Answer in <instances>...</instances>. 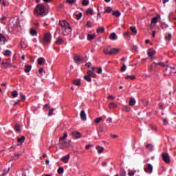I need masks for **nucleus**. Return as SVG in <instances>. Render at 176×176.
<instances>
[{"label":"nucleus","instance_id":"1","mask_svg":"<svg viewBox=\"0 0 176 176\" xmlns=\"http://www.w3.org/2000/svg\"><path fill=\"white\" fill-rule=\"evenodd\" d=\"M35 12L39 16L43 17V16H46L47 14V12H46V8H45V6L42 4H38L36 6L35 8Z\"/></svg>","mask_w":176,"mask_h":176},{"label":"nucleus","instance_id":"2","mask_svg":"<svg viewBox=\"0 0 176 176\" xmlns=\"http://www.w3.org/2000/svg\"><path fill=\"white\" fill-rule=\"evenodd\" d=\"M9 28L16 29L18 31L21 30V25H20V20L11 21L8 25Z\"/></svg>","mask_w":176,"mask_h":176},{"label":"nucleus","instance_id":"3","mask_svg":"<svg viewBox=\"0 0 176 176\" xmlns=\"http://www.w3.org/2000/svg\"><path fill=\"white\" fill-rule=\"evenodd\" d=\"M52 39V34L50 33H45L43 37V41L45 45H49Z\"/></svg>","mask_w":176,"mask_h":176},{"label":"nucleus","instance_id":"4","mask_svg":"<svg viewBox=\"0 0 176 176\" xmlns=\"http://www.w3.org/2000/svg\"><path fill=\"white\" fill-rule=\"evenodd\" d=\"M144 171L148 174H151L152 171H153V166L151 164H147L144 167Z\"/></svg>","mask_w":176,"mask_h":176},{"label":"nucleus","instance_id":"5","mask_svg":"<svg viewBox=\"0 0 176 176\" xmlns=\"http://www.w3.org/2000/svg\"><path fill=\"white\" fill-rule=\"evenodd\" d=\"M162 159L164 162L168 164L170 163L171 160H170V155H168V153H162Z\"/></svg>","mask_w":176,"mask_h":176},{"label":"nucleus","instance_id":"6","mask_svg":"<svg viewBox=\"0 0 176 176\" xmlns=\"http://www.w3.org/2000/svg\"><path fill=\"white\" fill-rule=\"evenodd\" d=\"M59 25L64 30L67 27H69L70 25L66 20H62L59 21Z\"/></svg>","mask_w":176,"mask_h":176},{"label":"nucleus","instance_id":"7","mask_svg":"<svg viewBox=\"0 0 176 176\" xmlns=\"http://www.w3.org/2000/svg\"><path fill=\"white\" fill-rule=\"evenodd\" d=\"M72 31V28H71V25H70L68 27L65 28V29H63V35L67 36L69 34H71Z\"/></svg>","mask_w":176,"mask_h":176},{"label":"nucleus","instance_id":"8","mask_svg":"<svg viewBox=\"0 0 176 176\" xmlns=\"http://www.w3.org/2000/svg\"><path fill=\"white\" fill-rule=\"evenodd\" d=\"M72 135H73L76 139L80 138L82 137V134H80V132L78 131H72Z\"/></svg>","mask_w":176,"mask_h":176},{"label":"nucleus","instance_id":"9","mask_svg":"<svg viewBox=\"0 0 176 176\" xmlns=\"http://www.w3.org/2000/svg\"><path fill=\"white\" fill-rule=\"evenodd\" d=\"M119 52H120V50H119V49L111 48L110 50L109 55L112 56V55L118 54L119 53Z\"/></svg>","mask_w":176,"mask_h":176},{"label":"nucleus","instance_id":"10","mask_svg":"<svg viewBox=\"0 0 176 176\" xmlns=\"http://www.w3.org/2000/svg\"><path fill=\"white\" fill-rule=\"evenodd\" d=\"M45 63H46V60H45V58L41 57L38 58L37 60L38 65H43Z\"/></svg>","mask_w":176,"mask_h":176},{"label":"nucleus","instance_id":"11","mask_svg":"<svg viewBox=\"0 0 176 176\" xmlns=\"http://www.w3.org/2000/svg\"><path fill=\"white\" fill-rule=\"evenodd\" d=\"M147 54L148 57H153L155 54H156V51L153 50V49L151 48L148 50Z\"/></svg>","mask_w":176,"mask_h":176},{"label":"nucleus","instance_id":"12","mask_svg":"<svg viewBox=\"0 0 176 176\" xmlns=\"http://www.w3.org/2000/svg\"><path fill=\"white\" fill-rule=\"evenodd\" d=\"M80 119L81 120H86L87 118H86V113L85 112V110H82L80 113Z\"/></svg>","mask_w":176,"mask_h":176},{"label":"nucleus","instance_id":"13","mask_svg":"<svg viewBox=\"0 0 176 176\" xmlns=\"http://www.w3.org/2000/svg\"><path fill=\"white\" fill-rule=\"evenodd\" d=\"M109 39L111 41H116L118 39V36H116V34L115 32H112L109 35Z\"/></svg>","mask_w":176,"mask_h":176},{"label":"nucleus","instance_id":"14","mask_svg":"<svg viewBox=\"0 0 176 176\" xmlns=\"http://www.w3.org/2000/svg\"><path fill=\"white\" fill-rule=\"evenodd\" d=\"M73 58L76 63H79L80 61H82V58L79 55H74Z\"/></svg>","mask_w":176,"mask_h":176},{"label":"nucleus","instance_id":"15","mask_svg":"<svg viewBox=\"0 0 176 176\" xmlns=\"http://www.w3.org/2000/svg\"><path fill=\"white\" fill-rule=\"evenodd\" d=\"M55 43H56V45H63V43H64V40L61 38V37H58Z\"/></svg>","mask_w":176,"mask_h":176},{"label":"nucleus","instance_id":"16","mask_svg":"<svg viewBox=\"0 0 176 176\" xmlns=\"http://www.w3.org/2000/svg\"><path fill=\"white\" fill-rule=\"evenodd\" d=\"M96 151H98V153L101 154L102 152H104V147L101 146H97L96 147Z\"/></svg>","mask_w":176,"mask_h":176},{"label":"nucleus","instance_id":"17","mask_svg":"<svg viewBox=\"0 0 176 176\" xmlns=\"http://www.w3.org/2000/svg\"><path fill=\"white\" fill-rule=\"evenodd\" d=\"M61 162H63L64 163H68V160H69V155H67L65 157H63L60 159Z\"/></svg>","mask_w":176,"mask_h":176},{"label":"nucleus","instance_id":"18","mask_svg":"<svg viewBox=\"0 0 176 176\" xmlns=\"http://www.w3.org/2000/svg\"><path fill=\"white\" fill-rule=\"evenodd\" d=\"M146 148L148 149V151H150V152H152L153 151V144H148L146 145Z\"/></svg>","mask_w":176,"mask_h":176},{"label":"nucleus","instance_id":"19","mask_svg":"<svg viewBox=\"0 0 176 176\" xmlns=\"http://www.w3.org/2000/svg\"><path fill=\"white\" fill-rule=\"evenodd\" d=\"M24 141H25V136H22L21 138H17V142H19V144H23L24 142Z\"/></svg>","mask_w":176,"mask_h":176},{"label":"nucleus","instance_id":"20","mask_svg":"<svg viewBox=\"0 0 176 176\" xmlns=\"http://www.w3.org/2000/svg\"><path fill=\"white\" fill-rule=\"evenodd\" d=\"M30 33L31 35H32V36H35L38 34V32H36V30H35V29L31 28L30 30Z\"/></svg>","mask_w":176,"mask_h":176},{"label":"nucleus","instance_id":"21","mask_svg":"<svg viewBox=\"0 0 176 176\" xmlns=\"http://www.w3.org/2000/svg\"><path fill=\"white\" fill-rule=\"evenodd\" d=\"M14 129L17 133H21V127L20 126V124H16Z\"/></svg>","mask_w":176,"mask_h":176},{"label":"nucleus","instance_id":"22","mask_svg":"<svg viewBox=\"0 0 176 176\" xmlns=\"http://www.w3.org/2000/svg\"><path fill=\"white\" fill-rule=\"evenodd\" d=\"M96 32H98V34H102V32H105V28H99L98 29H97Z\"/></svg>","mask_w":176,"mask_h":176},{"label":"nucleus","instance_id":"23","mask_svg":"<svg viewBox=\"0 0 176 176\" xmlns=\"http://www.w3.org/2000/svg\"><path fill=\"white\" fill-rule=\"evenodd\" d=\"M173 38V35L171 33H168V34L165 35V40L170 41H171V38Z\"/></svg>","mask_w":176,"mask_h":176},{"label":"nucleus","instance_id":"24","mask_svg":"<svg viewBox=\"0 0 176 176\" xmlns=\"http://www.w3.org/2000/svg\"><path fill=\"white\" fill-rule=\"evenodd\" d=\"M73 85H75V86H80L81 85L80 79L74 80L73 81Z\"/></svg>","mask_w":176,"mask_h":176},{"label":"nucleus","instance_id":"25","mask_svg":"<svg viewBox=\"0 0 176 176\" xmlns=\"http://www.w3.org/2000/svg\"><path fill=\"white\" fill-rule=\"evenodd\" d=\"M31 68H32V65H25V72H26V73L30 72V71H31Z\"/></svg>","mask_w":176,"mask_h":176},{"label":"nucleus","instance_id":"26","mask_svg":"<svg viewBox=\"0 0 176 176\" xmlns=\"http://www.w3.org/2000/svg\"><path fill=\"white\" fill-rule=\"evenodd\" d=\"M1 65H8V67H14L13 66V65L10 63V61H6V62L3 61L1 63Z\"/></svg>","mask_w":176,"mask_h":176},{"label":"nucleus","instance_id":"27","mask_svg":"<svg viewBox=\"0 0 176 176\" xmlns=\"http://www.w3.org/2000/svg\"><path fill=\"white\" fill-rule=\"evenodd\" d=\"M122 111H124V112H130V111H131V109H130V107L129 106H124L122 107Z\"/></svg>","mask_w":176,"mask_h":176},{"label":"nucleus","instance_id":"28","mask_svg":"<svg viewBox=\"0 0 176 176\" xmlns=\"http://www.w3.org/2000/svg\"><path fill=\"white\" fill-rule=\"evenodd\" d=\"M157 19H160V15H157V17H154L151 19V23L155 24L157 23Z\"/></svg>","mask_w":176,"mask_h":176},{"label":"nucleus","instance_id":"29","mask_svg":"<svg viewBox=\"0 0 176 176\" xmlns=\"http://www.w3.org/2000/svg\"><path fill=\"white\" fill-rule=\"evenodd\" d=\"M3 55L6 56H8L10 57V56H12V52H10L8 50H6L4 52H3Z\"/></svg>","mask_w":176,"mask_h":176},{"label":"nucleus","instance_id":"30","mask_svg":"<svg viewBox=\"0 0 176 176\" xmlns=\"http://www.w3.org/2000/svg\"><path fill=\"white\" fill-rule=\"evenodd\" d=\"M125 79H126V80L130 79L131 80H135V79H137V78L135 76H129V75H128V76H126L125 77Z\"/></svg>","mask_w":176,"mask_h":176},{"label":"nucleus","instance_id":"31","mask_svg":"<svg viewBox=\"0 0 176 176\" xmlns=\"http://www.w3.org/2000/svg\"><path fill=\"white\" fill-rule=\"evenodd\" d=\"M86 14H90L91 16H93V14H94L93 12V9L91 8H88L87 10H86Z\"/></svg>","mask_w":176,"mask_h":176},{"label":"nucleus","instance_id":"32","mask_svg":"<svg viewBox=\"0 0 176 176\" xmlns=\"http://www.w3.org/2000/svg\"><path fill=\"white\" fill-rule=\"evenodd\" d=\"M21 153H18V154H14V155L12 157L14 160H17L20 156H21Z\"/></svg>","mask_w":176,"mask_h":176},{"label":"nucleus","instance_id":"33","mask_svg":"<svg viewBox=\"0 0 176 176\" xmlns=\"http://www.w3.org/2000/svg\"><path fill=\"white\" fill-rule=\"evenodd\" d=\"M103 53L104 54H109V53H111V50H109V47H106L103 50Z\"/></svg>","mask_w":176,"mask_h":176},{"label":"nucleus","instance_id":"34","mask_svg":"<svg viewBox=\"0 0 176 176\" xmlns=\"http://www.w3.org/2000/svg\"><path fill=\"white\" fill-rule=\"evenodd\" d=\"M131 31L134 34V35H136L137 34V28L135 27L131 26L130 28Z\"/></svg>","mask_w":176,"mask_h":176},{"label":"nucleus","instance_id":"35","mask_svg":"<svg viewBox=\"0 0 176 176\" xmlns=\"http://www.w3.org/2000/svg\"><path fill=\"white\" fill-rule=\"evenodd\" d=\"M6 41V38L2 35V34H0V42H3V43H5Z\"/></svg>","mask_w":176,"mask_h":176},{"label":"nucleus","instance_id":"36","mask_svg":"<svg viewBox=\"0 0 176 176\" xmlns=\"http://www.w3.org/2000/svg\"><path fill=\"white\" fill-rule=\"evenodd\" d=\"M113 16H115L116 17H120V12L119 11H114L113 12Z\"/></svg>","mask_w":176,"mask_h":176},{"label":"nucleus","instance_id":"37","mask_svg":"<svg viewBox=\"0 0 176 176\" xmlns=\"http://www.w3.org/2000/svg\"><path fill=\"white\" fill-rule=\"evenodd\" d=\"M95 36H96V35H94V34H89L87 36V39H88V41H93V39L94 38Z\"/></svg>","mask_w":176,"mask_h":176},{"label":"nucleus","instance_id":"38","mask_svg":"<svg viewBox=\"0 0 176 176\" xmlns=\"http://www.w3.org/2000/svg\"><path fill=\"white\" fill-rule=\"evenodd\" d=\"M68 137V133H64L63 136L60 138V141H64V140H67V138Z\"/></svg>","mask_w":176,"mask_h":176},{"label":"nucleus","instance_id":"39","mask_svg":"<svg viewBox=\"0 0 176 176\" xmlns=\"http://www.w3.org/2000/svg\"><path fill=\"white\" fill-rule=\"evenodd\" d=\"M129 105H130V107H133V105H135V100L130 99Z\"/></svg>","mask_w":176,"mask_h":176},{"label":"nucleus","instance_id":"40","mask_svg":"<svg viewBox=\"0 0 176 176\" xmlns=\"http://www.w3.org/2000/svg\"><path fill=\"white\" fill-rule=\"evenodd\" d=\"M11 95L13 96L14 98H16V97H17V96H19V94H18L17 91H14L11 93Z\"/></svg>","mask_w":176,"mask_h":176},{"label":"nucleus","instance_id":"41","mask_svg":"<svg viewBox=\"0 0 176 176\" xmlns=\"http://www.w3.org/2000/svg\"><path fill=\"white\" fill-rule=\"evenodd\" d=\"M84 79L87 80V82H91V77H90V76H85Z\"/></svg>","mask_w":176,"mask_h":176},{"label":"nucleus","instance_id":"42","mask_svg":"<svg viewBox=\"0 0 176 176\" xmlns=\"http://www.w3.org/2000/svg\"><path fill=\"white\" fill-rule=\"evenodd\" d=\"M109 108L112 109V108H116V107H118V104H116V103L113 102H111L109 104Z\"/></svg>","mask_w":176,"mask_h":176},{"label":"nucleus","instance_id":"43","mask_svg":"<svg viewBox=\"0 0 176 176\" xmlns=\"http://www.w3.org/2000/svg\"><path fill=\"white\" fill-rule=\"evenodd\" d=\"M161 28H162V30H164L166 28H168V25H167L166 23H162L161 24Z\"/></svg>","mask_w":176,"mask_h":176},{"label":"nucleus","instance_id":"44","mask_svg":"<svg viewBox=\"0 0 176 176\" xmlns=\"http://www.w3.org/2000/svg\"><path fill=\"white\" fill-rule=\"evenodd\" d=\"M101 120H102V117H99L95 119L94 120V123H100V122H101Z\"/></svg>","mask_w":176,"mask_h":176},{"label":"nucleus","instance_id":"45","mask_svg":"<svg viewBox=\"0 0 176 176\" xmlns=\"http://www.w3.org/2000/svg\"><path fill=\"white\" fill-rule=\"evenodd\" d=\"M54 111V108H50V110H49L48 116H52Z\"/></svg>","mask_w":176,"mask_h":176},{"label":"nucleus","instance_id":"46","mask_svg":"<svg viewBox=\"0 0 176 176\" xmlns=\"http://www.w3.org/2000/svg\"><path fill=\"white\" fill-rule=\"evenodd\" d=\"M126 69H127V67L126 66V65L122 64V67H121V72H124V71H126Z\"/></svg>","mask_w":176,"mask_h":176},{"label":"nucleus","instance_id":"47","mask_svg":"<svg viewBox=\"0 0 176 176\" xmlns=\"http://www.w3.org/2000/svg\"><path fill=\"white\" fill-rule=\"evenodd\" d=\"M155 65H160L161 67H166V65L162 62L156 63L154 62Z\"/></svg>","mask_w":176,"mask_h":176},{"label":"nucleus","instance_id":"48","mask_svg":"<svg viewBox=\"0 0 176 176\" xmlns=\"http://www.w3.org/2000/svg\"><path fill=\"white\" fill-rule=\"evenodd\" d=\"M64 173V168L60 167L58 169V174H63Z\"/></svg>","mask_w":176,"mask_h":176},{"label":"nucleus","instance_id":"49","mask_svg":"<svg viewBox=\"0 0 176 176\" xmlns=\"http://www.w3.org/2000/svg\"><path fill=\"white\" fill-rule=\"evenodd\" d=\"M89 5V0L82 1V6H87Z\"/></svg>","mask_w":176,"mask_h":176},{"label":"nucleus","instance_id":"50","mask_svg":"<svg viewBox=\"0 0 176 176\" xmlns=\"http://www.w3.org/2000/svg\"><path fill=\"white\" fill-rule=\"evenodd\" d=\"M136 171L135 170H130L128 173V175L129 176H134V174H135Z\"/></svg>","mask_w":176,"mask_h":176},{"label":"nucleus","instance_id":"51","mask_svg":"<svg viewBox=\"0 0 176 176\" xmlns=\"http://www.w3.org/2000/svg\"><path fill=\"white\" fill-rule=\"evenodd\" d=\"M19 46H20V47H21L22 49H25V47H27V45H25L24 44V43H23V41H21V42L20 43Z\"/></svg>","mask_w":176,"mask_h":176},{"label":"nucleus","instance_id":"52","mask_svg":"<svg viewBox=\"0 0 176 176\" xmlns=\"http://www.w3.org/2000/svg\"><path fill=\"white\" fill-rule=\"evenodd\" d=\"M163 124L164 126H167V124H168V121L167 120V118L163 119Z\"/></svg>","mask_w":176,"mask_h":176},{"label":"nucleus","instance_id":"53","mask_svg":"<svg viewBox=\"0 0 176 176\" xmlns=\"http://www.w3.org/2000/svg\"><path fill=\"white\" fill-rule=\"evenodd\" d=\"M75 2H76V0H66V3H75Z\"/></svg>","mask_w":176,"mask_h":176},{"label":"nucleus","instance_id":"54","mask_svg":"<svg viewBox=\"0 0 176 176\" xmlns=\"http://www.w3.org/2000/svg\"><path fill=\"white\" fill-rule=\"evenodd\" d=\"M112 12V8L108 7L107 10L104 11V13H111Z\"/></svg>","mask_w":176,"mask_h":176},{"label":"nucleus","instance_id":"55","mask_svg":"<svg viewBox=\"0 0 176 176\" xmlns=\"http://www.w3.org/2000/svg\"><path fill=\"white\" fill-rule=\"evenodd\" d=\"M120 176H126V170L122 169L120 171Z\"/></svg>","mask_w":176,"mask_h":176},{"label":"nucleus","instance_id":"56","mask_svg":"<svg viewBox=\"0 0 176 176\" xmlns=\"http://www.w3.org/2000/svg\"><path fill=\"white\" fill-rule=\"evenodd\" d=\"M124 36H127L128 38H130L131 35L130 33L129 32H124L123 33Z\"/></svg>","mask_w":176,"mask_h":176},{"label":"nucleus","instance_id":"57","mask_svg":"<svg viewBox=\"0 0 176 176\" xmlns=\"http://www.w3.org/2000/svg\"><path fill=\"white\" fill-rule=\"evenodd\" d=\"M87 27L88 28H91V27H93V25H91V22L90 21H87Z\"/></svg>","mask_w":176,"mask_h":176},{"label":"nucleus","instance_id":"58","mask_svg":"<svg viewBox=\"0 0 176 176\" xmlns=\"http://www.w3.org/2000/svg\"><path fill=\"white\" fill-rule=\"evenodd\" d=\"M20 97H21V99L22 100V101H25V96H24V94L21 93Z\"/></svg>","mask_w":176,"mask_h":176},{"label":"nucleus","instance_id":"59","mask_svg":"<svg viewBox=\"0 0 176 176\" xmlns=\"http://www.w3.org/2000/svg\"><path fill=\"white\" fill-rule=\"evenodd\" d=\"M76 16H77V20H80V19H82V12H80L78 14H76Z\"/></svg>","mask_w":176,"mask_h":176},{"label":"nucleus","instance_id":"60","mask_svg":"<svg viewBox=\"0 0 176 176\" xmlns=\"http://www.w3.org/2000/svg\"><path fill=\"white\" fill-rule=\"evenodd\" d=\"M43 109H50V104H45L44 107H43Z\"/></svg>","mask_w":176,"mask_h":176},{"label":"nucleus","instance_id":"61","mask_svg":"<svg viewBox=\"0 0 176 176\" xmlns=\"http://www.w3.org/2000/svg\"><path fill=\"white\" fill-rule=\"evenodd\" d=\"M98 69V72H97V74H102V67H99V68H97Z\"/></svg>","mask_w":176,"mask_h":176},{"label":"nucleus","instance_id":"62","mask_svg":"<svg viewBox=\"0 0 176 176\" xmlns=\"http://www.w3.org/2000/svg\"><path fill=\"white\" fill-rule=\"evenodd\" d=\"M38 72L39 74H42V72H44V74H46V72H45V70L43 69V68H40L38 69Z\"/></svg>","mask_w":176,"mask_h":176},{"label":"nucleus","instance_id":"63","mask_svg":"<svg viewBox=\"0 0 176 176\" xmlns=\"http://www.w3.org/2000/svg\"><path fill=\"white\" fill-rule=\"evenodd\" d=\"M93 71L89 70L87 72V75H89V76H91V75H93Z\"/></svg>","mask_w":176,"mask_h":176},{"label":"nucleus","instance_id":"64","mask_svg":"<svg viewBox=\"0 0 176 176\" xmlns=\"http://www.w3.org/2000/svg\"><path fill=\"white\" fill-rule=\"evenodd\" d=\"M110 136L111 137V138H118V135H112L111 134Z\"/></svg>","mask_w":176,"mask_h":176}]
</instances>
